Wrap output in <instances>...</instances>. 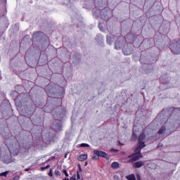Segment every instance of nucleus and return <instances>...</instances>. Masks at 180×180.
Returning <instances> with one entry per match:
<instances>
[{
  "label": "nucleus",
  "mask_w": 180,
  "mask_h": 180,
  "mask_svg": "<svg viewBox=\"0 0 180 180\" xmlns=\"http://www.w3.org/2000/svg\"><path fill=\"white\" fill-rule=\"evenodd\" d=\"M19 148H20L19 143L16 141L14 142L13 145L8 146V150L11 154H13V155H18V154H19V151H20Z\"/></svg>",
  "instance_id": "f03ea898"
},
{
  "label": "nucleus",
  "mask_w": 180,
  "mask_h": 180,
  "mask_svg": "<svg viewBox=\"0 0 180 180\" xmlns=\"http://www.w3.org/2000/svg\"><path fill=\"white\" fill-rule=\"evenodd\" d=\"M91 160H99L98 155H96L91 158Z\"/></svg>",
  "instance_id": "dca6fc26"
},
{
  "label": "nucleus",
  "mask_w": 180,
  "mask_h": 180,
  "mask_svg": "<svg viewBox=\"0 0 180 180\" xmlns=\"http://www.w3.org/2000/svg\"><path fill=\"white\" fill-rule=\"evenodd\" d=\"M169 47L174 54H180V40L172 43Z\"/></svg>",
  "instance_id": "7ed1b4c3"
},
{
  "label": "nucleus",
  "mask_w": 180,
  "mask_h": 180,
  "mask_svg": "<svg viewBox=\"0 0 180 180\" xmlns=\"http://www.w3.org/2000/svg\"><path fill=\"white\" fill-rule=\"evenodd\" d=\"M165 127H162L160 130L158 131V134H163V133H165Z\"/></svg>",
  "instance_id": "9b49d317"
},
{
  "label": "nucleus",
  "mask_w": 180,
  "mask_h": 180,
  "mask_svg": "<svg viewBox=\"0 0 180 180\" xmlns=\"http://www.w3.org/2000/svg\"><path fill=\"white\" fill-rule=\"evenodd\" d=\"M107 42L108 44H110V43H112V38L110 37H107Z\"/></svg>",
  "instance_id": "4468645a"
},
{
  "label": "nucleus",
  "mask_w": 180,
  "mask_h": 180,
  "mask_svg": "<svg viewBox=\"0 0 180 180\" xmlns=\"http://www.w3.org/2000/svg\"><path fill=\"white\" fill-rule=\"evenodd\" d=\"M144 139H146V135L144 133L141 134L139 137L138 147H136L135 149L134 153L128 157L129 162H134V161H137L138 160H140L141 157H143V155H141V148H144V147H146Z\"/></svg>",
  "instance_id": "f257e3e1"
},
{
  "label": "nucleus",
  "mask_w": 180,
  "mask_h": 180,
  "mask_svg": "<svg viewBox=\"0 0 180 180\" xmlns=\"http://www.w3.org/2000/svg\"><path fill=\"white\" fill-rule=\"evenodd\" d=\"M122 51L124 56H130L131 54V51H130V49H124Z\"/></svg>",
  "instance_id": "1a4fd4ad"
},
{
  "label": "nucleus",
  "mask_w": 180,
  "mask_h": 180,
  "mask_svg": "<svg viewBox=\"0 0 180 180\" xmlns=\"http://www.w3.org/2000/svg\"><path fill=\"white\" fill-rule=\"evenodd\" d=\"M77 179H81V176H79V172H77Z\"/></svg>",
  "instance_id": "393cba45"
},
{
  "label": "nucleus",
  "mask_w": 180,
  "mask_h": 180,
  "mask_svg": "<svg viewBox=\"0 0 180 180\" xmlns=\"http://www.w3.org/2000/svg\"><path fill=\"white\" fill-rule=\"evenodd\" d=\"M143 165H144V163L143 162H141V161L136 162L134 164V168H140V167H143Z\"/></svg>",
  "instance_id": "423d86ee"
},
{
  "label": "nucleus",
  "mask_w": 180,
  "mask_h": 180,
  "mask_svg": "<svg viewBox=\"0 0 180 180\" xmlns=\"http://www.w3.org/2000/svg\"><path fill=\"white\" fill-rule=\"evenodd\" d=\"M65 158H67V154H66V155H65Z\"/></svg>",
  "instance_id": "c756f323"
},
{
  "label": "nucleus",
  "mask_w": 180,
  "mask_h": 180,
  "mask_svg": "<svg viewBox=\"0 0 180 180\" xmlns=\"http://www.w3.org/2000/svg\"><path fill=\"white\" fill-rule=\"evenodd\" d=\"M88 158V155H80L78 156L79 161H85Z\"/></svg>",
  "instance_id": "0eeeda50"
},
{
  "label": "nucleus",
  "mask_w": 180,
  "mask_h": 180,
  "mask_svg": "<svg viewBox=\"0 0 180 180\" xmlns=\"http://www.w3.org/2000/svg\"><path fill=\"white\" fill-rule=\"evenodd\" d=\"M122 48V44L120 42L115 43V49L116 50H120Z\"/></svg>",
  "instance_id": "f8f14e48"
},
{
  "label": "nucleus",
  "mask_w": 180,
  "mask_h": 180,
  "mask_svg": "<svg viewBox=\"0 0 180 180\" xmlns=\"http://www.w3.org/2000/svg\"><path fill=\"white\" fill-rule=\"evenodd\" d=\"M112 168H113V169H117V168L119 167V162H113L111 165Z\"/></svg>",
  "instance_id": "9d476101"
},
{
  "label": "nucleus",
  "mask_w": 180,
  "mask_h": 180,
  "mask_svg": "<svg viewBox=\"0 0 180 180\" xmlns=\"http://www.w3.org/2000/svg\"><path fill=\"white\" fill-rule=\"evenodd\" d=\"M136 179H137V180H141V176H140V174H137Z\"/></svg>",
  "instance_id": "4be33fe9"
},
{
  "label": "nucleus",
  "mask_w": 180,
  "mask_h": 180,
  "mask_svg": "<svg viewBox=\"0 0 180 180\" xmlns=\"http://www.w3.org/2000/svg\"><path fill=\"white\" fill-rule=\"evenodd\" d=\"M85 165L86 166L88 165V162H86Z\"/></svg>",
  "instance_id": "c85d7f7f"
},
{
  "label": "nucleus",
  "mask_w": 180,
  "mask_h": 180,
  "mask_svg": "<svg viewBox=\"0 0 180 180\" xmlns=\"http://www.w3.org/2000/svg\"><path fill=\"white\" fill-rule=\"evenodd\" d=\"M8 174H9V172H4L2 173H0V176H6V175H8Z\"/></svg>",
  "instance_id": "ddd939ff"
},
{
  "label": "nucleus",
  "mask_w": 180,
  "mask_h": 180,
  "mask_svg": "<svg viewBox=\"0 0 180 180\" xmlns=\"http://www.w3.org/2000/svg\"><path fill=\"white\" fill-rule=\"evenodd\" d=\"M136 139H137V135L136 134L135 132H134L132 134V140L135 141Z\"/></svg>",
  "instance_id": "2eb2a0df"
},
{
  "label": "nucleus",
  "mask_w": 180,
  "mask_h": 180,
  "mask_svg": "<svg viewBox=\"0 0 180 180\" xmlns=\"http://www.w3.org/2000/svg\"><path fill=\"white\" fill-rule=\"evenodd\" d=\"M77 167L79 168V171H77V172H82V168L81 167V165L78 164Z\"/></svg>",
  "instance_id": "f3484780"
},
{
  "label": "nucleus",
  "mask_w": 180,
  "mask_h": 180,
  "mask_svg": "<svg viewBox=\"0 0 180 180\" xmlns=\"http://www.w3.org/2000/svg\"><path fill=\"white\" fill-rule=\"evenodd\" d=\"M25 171H29V169H25Z\"/></svg>",
  "instance_id": "7c9ffc66"
},
{
  "label": "nucleus",
  "mask_w": 180,
  "mask_h": 180,
  "mask_svg": "<svg viewBox=\"0 0 180 180\" xmlns=\"http://www.w3.org/2000/svg\"><path fill=\"white\" fill-rule=\"evenodd\" d=\"M55 175L60 176V175H61V172H60V171H58V170H56Z\"/></svg>",
  "instance_id": "a211bd4d"
},
{
  "label": "nucleus",
  "mask_w": 180,
  "mask_h": 180,
  "mask_svg": "<svg viewBox=\"0 0 180 180\" xmlns=\"http://www.w3.org/2000/svg\"><path fill=\"white\" fill-rule=\"evenodd\" d=\"M48 168H50V165H48L46 167H41L42 171H44V169H48Z\"/></svg>",
  "instance_id": "412c9836"
},
{
  "label": "nucleus",
  "mask_w": 180,
  "mask_h": 180,
  "mask_svg": "<svg viewBox=\"0 0 180 180\" xmlns=\"http://www.w3.org/2000/svg\"><path fill=\"white\" fill-rule=\"evenodd\" d=\"M114 178H115V179H119V176H116V175H115V176H114Z\"/></svg>",
  "instance_id": "cd10ccee"
},
{
  "label": "nucleus",
  "mask_w": 180,
  "mask_h": 180,
  "mask_svg": "<svg viewBox=\"0 0 180 180\" xmlns=\"http://www.w3.org/2000/svg\"><path fill=\"white\" fill-rule=\"evenodd\" d=\"M98 27L101 30V32H103V28L101 27V24H99Z\"/></svg>",
  "instance_id": "a878e982"
},
{
  "label": "nucleus",
  "mask_w": 180,
  "mask_h": 180,
  "mask_svg": "<svg viewBox=\"0 0 180 180\" xmlns=\"http://www.w3.org/2000/svg\"><path fill=\"white\" fill-rule=\"evenodd\" d=\"M80 147H89V145H88V143H82Z\"/></svg>",
  "instance_id": "6ab92c4d"
},
{
  "label": "nucleus",
  "mask_w": 180,
  "mask_h": 180,
  "mask_svg": "<svg viewBox=\"0 0 180 180\" xmlns=\"http://www.w3.org/2000/svg\"><path fill=\"white\" fill-rule=\"evenodd\" d=\"M2 161L6 164H11V162H12L11 158H9V156L8 155H6L4 158H3Z\"/></svg>",
  "instance_id": "39448f33"
},
{
  "label": "nucleus",
  "mask_w": 180,
  "mask_h": 180,
  "mask_svg": "<svg viewBox=\"0 0 180 180\" xmlns=\"http://www.w3.org/2000/svg\"><path fill=\"white\" fill-rule=\"evenodd\" d=\"M94 155H98V157H103V158H105L106 160H109V155H108L106 153H105L102 150H94Z\"/></svg>",
  "instance_id": "20e7f679"
},
{
  "label": "nucleus",
  "mask_w": 180,
  "mask_h": 180,
  "mask_svg": "<svg viewBox=\"0 0 180 180\" xmlns=\"http://www.w3.org/2000/svg\"><path fill=\"white\" fill-rule=\"evenodd\" d=\"M126 179L127 180H136V175L134 174H129L126 176Z\"/></svg>",
  "instance_id": "6e6552de"
},
{
  "label": "nucleus",
  "mask_w": 180,
  "mask_h": 180,
  "mask_svg": "<svg viewBox=\"0 0 180 180\" xmlns=\"http://www.w3.org/2000/svg\"><path fill=\"white\" fill-rule=\"evenodd\" d=\"M63 172L65 174V176H69L68 172H67V169H63Z\"/></svg>",
  "instance_id": "aec40b11"
},
{
  "label": "nucleus",
  "mask_w": 180,
  "mask_h": 180,
  "mask_svg": "<svg viewBox=\"0 0 180 180\" xmlns=\"http://www.w3.org/2000/svg\"><path fill=\"white\" fill-rule=\"evenodd\" d=\"M111 151L112 152V153H117V151H119L117 149H114V148H112L111 149Z\"/></svg>",
  "instance_id": "5701e85b"
},
{
  "label": "nucleus",
  "mask_w": 180,
  "mask_h": 180,
  "mask_svg": "<svg viewBox=\"0 0 180 180\" xmlns=\"http://www.w3.org/2000/svg\"><path fill=\"white\" fill-rule=\"evenodd\" d=\"M70 180H77V179L75 178V176H73L71 177Z\"/></svg>",
  "instance_id": "bb28decb"
},
{
  "label": "nucleus",
  "mask_w": 180,
  "mask_h": 180,
  "mask_svg": "<svg viewBox=\"0 0 180 180\" xmlns=\"http://www.w3.org/2000/svg\"><path fill=\"white\" fill-rule=\"evenodd\" d=\"M120 146H123V144H122V143H120Z\"/></svg>",
  "instance_id": "2f4dec72"
},
{
  "label": "nucleus",
  "mask_w": 180,
  "mask_h": 180,
  "mask_svg": "<svg viewBox=\"0 0 180 180\" xmlns=\"http://www.w3.org/2000/svg\"><path fill=\"white\" fill-rule=\"evenodd\" d=\"M49 176H53V171L51 169L49 173Z\"/></svg>",
  "instance_id": "b1692460"
}]
</instances>
